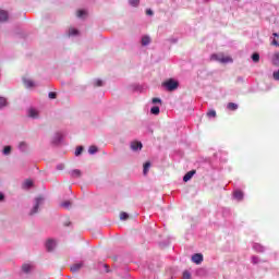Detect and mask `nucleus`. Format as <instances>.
Instances as JSON below:
<instances>
[{
	"mask_svg": "<svg viewBox=\"0 0 279 279\" xmlns=\"http://www.w3.org/2000/svg\"><path fill=\"white\" fill-rule=\"evenodd\" d=\"M45 202L44 197H36L33 201V207L29 210V216L33 217V215H38V211L40 210V206H43V203Z\"/></svg>",
	"mask_w": 279,
	"mask_h": 279,
	"instance_id": "obj_1",
	"label": "nucleus"
},
{
	"mask_svg": "<svg viewBox=\"0 0 279 279\" xmlns=\"http://www.w3.org/2000/svg\"><path fill=\"white\" fill-rule=\"evenodd\" d=\"M161 86L169 93H173V90H178L180 83L173 78H169L168 81L163 82Z\"/></svg>",
	"mask_w": 279,
	"mask_h": 279,
	"instance_id": "obj_2",
	"label": "nucleus"
},
{
	"mask_svg": "<svg viewBox=\"0 0 279 279\" xmlns=\"http://www.w3.org/2000/svg\"><path fill=\"white\" fill-rule=\"evenodd\" d=\"M210 60H213L214 62H221V64H228L233 62L232 58L223 57V54L217 53L211 54Z\"/></svg>",
	"mask_w": 279,
	"mask_h": 279,
	"instance_id": "obj_3",
	"label": "nucleus"
},
{
	"mask_svg": "<svg viewBox=\"0 0 279 279\" xmlns=\"http://www.w3.org/2000/svg\"><path fill=\"white\" fill-rule=\"evenodd\" d=\"M27 117L29 119H40V111L34 107H31L27 109Z\"/></svg>",
	"mask_w": 279,
	"mask_h": 279,
	"instance_id": "obj_4",
	"label": "nucleus"
},
{
	"mask_svg": "<svg viewBox=\"0 0 279 279\" xmlns=\"http://www.w3.org/2000/svg\"><path fill=\"white\" fill-rule=\"evenodd\" d=\"M63 138H64V135L62 134V132L54 133V135L52 136V145H60Z\"/></svg>",
	"mask_w": 279,
	"mask_h": 279,
	"instance_id": "obj_5",
	"label": "nucleus"
},
{
	"mask_svg": "<svg viewBox=\"0 0 279 279\" xmlns=\"http://www.w3.org/2000/svg\"><path fill=\"white\" fill-rule=\"evenodd\" d=\"M45 245H46L47 252H53L56 250V245H58V243L53 239H48L46 241Z\"/></svg>",
	"mask_w": 279,
	"mask_h": 279,
	"instance_id": "obj_6",
	"label": "nucleus"
},
{
	"mask_svg": "<svg viewBox=\"0 0 279 279\" xmlns=\"http://www.w3.org/2000/svg\"><path fill=\"white\" fill-rule=\"evenodd\" d=\"M204 262V255L202 253H195L192 255V263H195L196 265H202Z\"/></svg>",
	"mask_w": 279,
	"mask_h": 279,
	"instance_id": "obj_7",
	"label": "nucleus"
},
{
	"mask_svg": "<svg viewBox=\"0 0 279 279\" xmlns=\"http://www.w3.org/2000/svg\"><path fill=\"white\" fill-rule=\"evenodd\" d=\"M141 45L143 47H149V45H151V37L149 35H143L141 38Z\"/></svg>",
	"mask_w": 279,
	"mask_h": 279,
	"instance_id": "obj_8",
	"label": "nucleus"
},
{
	"mask_svg": "<svg viewBox=\"0 0 279 279\" xmlns=\"http://www.w3.org/2000/svg\"><path fill=\"white\" fill-rule=\"evenodd\" d=\"M132 151H141L143 149V143L141 142H132L131 143Z\"/></svg>",
	"mask_w": 279,
	"mask_h": 279,
	"instance_id": "obj_9",
	"label": "nucleus"
},
{
	"mask_svg": "<svg viewBox=\"0 0 279 279\" xmlns=\"http://www.w3.org/2000/svg\"><path fill=\"white\" fill-rule=\"evenodd\" d=\"M244 194L241 190L233 191V199H236L238 202H243Z\"/></svg>",
	"mask_w": 279,
	"mask_h": 279,
	"instance_id": "obj_10",
	"label": "nucleus"
},
{
	"mask_svg": "<svg viewBox=\"0 0 279 279\" xmlns=\"http://www.w3.org/2000/svg\"><path fill=\"white\" fill-rule=\"evenodd\" d=\"M82 267H84V263L80 262V263L73 264L70 269H71L72 274H77V271H80V269H82Z\"/></svg>",
	"mask_w": 279,
	"mask_h": 279,
	"instance_id": "obj_11",
	"label": "nucleus"
},
{
	"mask_svg": "<svg viewBox=\"0 0 279 279\" xmlns=\"http://www.w3.org/2000/svg\"><path fill=\"white\" fill-rule=\"evenodd\" d=\"M32 186H34V181H33V180H29V179L25 180V181L23 182V184H22V189H23L24 191H29V189H32Z\"/></svg>",
	"mask_w": 279,
	"mask_h": 279,
	"instance_id": "obj_12",
	"label": "nucleus"
},
{
	"mask_svg": "<svg viewBox=\"0 0 279 279\" xmlns=\"http://www.w3.org/2000/svg\"><path fill=\"white\" fill-rule=\"evenodd\" d=\"M253 250L258 254H263L266 248L260 243H253Z\"/></svg>",
	"mask_w": 279,
	"mask_h": 279,
	"instance_id": "obj_13",
	"label": "nucleus"
},
{
	"mask_svg": "<svg viewBox=\"0 0 279 279\" xmlns=\"http://www.w3.org/2000/svg\"><path fill=\"white\" fill-rule=\"evenodd\" d=\"M69 174L71 178H82V170L80 169L70 170Z\"/></svg>",
	"mask_w": 279,
	"mask_h": 279,
	"instance_id": "obj_14",
	"label": "nucleus"
},
{
	"mask_svg": "<svg viewBox=\"0 0 279 279\" xmlns=\"http://www.w3.org/2000/svg\"><path fill=\"white\" fill-rule=\"evenodd\" d=\"M271 63L274 64V66H279V51L272 54Z\"/></svg>",
	"mask_w": 279,
	"mask_h": 279,
	"instance_id": "obj_15",
	"label": "nucleus"
},
{
	"mask_svg": "<svg viewBox=\"0 0 279 279\" xmlns=\"http://www.w3.org/2000/svg\"><path fill=\"white\" fill-rule=\"evenodd\" d=\"M196 171L195 170H191L189 171L184 177H183V182H189L193 175H195Z\"/></svg>",
	"mask_w": 279,
	"mask_h": 279,
	"instance_id": "obj_16",
	"label": "nucleus"
},
{
	"mask_svg": "<svg viewBox=\"0 0 279 279\" xmlns=\"http://www.w3.org/2000/svg\"><path fill=\"white\" fill-rule=\"evenodd\" d=\"M9 15L7 11L0 10V23H5L8 21Z\"/></svg>",
	"mask_w": 279,
	"mask_h": 279,
	"instance_id": "obj_17",
	"label": "nucleus"
},
{
	"mask_svg": "<svg viewBox=\"0 0 279 279\" xmlns=\"http://www.w3.org/2000/svg\"><path fill=\"white\" fill-rule=\"evenodd\" d=\"M150 168H151V162L146 161V162L144 163L143 174H144V175H147V173H149V169H150Z\"/></svg>",
	"mask_w": 279,
	"mask_h": 279,
	"instance_id": "obj_18",
	"label": "nucleus"
},
{
	"mask_svg": "<svg viewBox=\"0 0 279 279\" xmlns=\"http://www.w3.org/2000/svg\"><path fill=\"white\" fill-rule=\"evenodd\" d=\"M22 271L23 274H29V271H32V265L29 264L22 265Z\"/></svg>",
	"mask_w": 279,
	"mask_h": 279,
	"instance_id": "obj_19",
	"label": "nucleus"
},
{
	"mask_svg": "<svg viewBox=\"0 0 279 279\" xmlns=\"http://www.w3.org/2000/svg\"><path fill=\"white\" fill-rule=\"evenodd\" d=\"M69 36H80V31L77 28H69Z\"/></svg>",
	"mask_w": 279,
	"mask_h": 279,
	"instance_id": "obj_20",
	"label": "nucleus"
},
{
	"mask_svg": "<svg viewBox=\"0 0 279 279\" xmlns=\"http://www.w3.org/2000/svg\"><path fill=\"white\" fill-rule=\"evenodd\" d=\"M150 114H155V116L160 114V107H158V106L151 107L150 108Z\"/></svg>",
	"mask_w": 279,
	"mask_h": 279,
	"instance_id": "obj_21",
	"label": "nucleus"
},
{
	"mask_svg": "<svg viewBox=\"0 0 279 279\" xmlns=\"http://www.w3.org/2000/svg\"><path fill=\"white\" fill-rule=\"evenodd\" d=\"M97 151H99V148H97V146L92 145L88 148V154H90V156H94V154H97Z\"/></svg>",
	"mask_w": 279,
	"mask_h": 279,
	"instance_id": "obj_22",
	"label": "nucleus"
},
{
	"mask_svg": "<svg viewBox=\"0 0 279 279\" xmlns=\"http://www.w3.org/2000/svg\"><path fill=\"white\" fill-rule=\"evenodd\" d=\"M2 154L3 156H10L12 154V146H4Z\"/></svg>",
	"mask_w": 279,
	"mask_h": 279,
	"instance_id": "obj_23",
	"label": "nucleus"
},
{
	"mask_svg": "<svg viewBox=\"0 0 279 279\" xmlns=\"http://www.w3.org/2000/svg\"><path fill=\"white\" fill-rule=\"evenodd\" d=\"M24 86H26V88H34V81L25 78Z\"/></svg>",
	"mask_w": 279,
	"mask_h": 279,
	"instance_id": "obj_24",
	"label": "nucleus"
},
{
	"mask_svg": "<svg viewBox=\"0 0 279 279\" xmlns=\"http://www.w3.org/2000/svg\"><path fill=\"white\" fill-rule=\"evenodd\" d=\"M227 108H228V110H232V111L239 110V105H236V104H234V102H229V104L227 105Z\"/></svg>",
	"mask_w": 279,
	"mask_h": 279,
	"instance_id": "obj_25",
	"label": "nucleus"
},
{
	"mask_svg": "<svg viewBox=\"0 0 279 279\" xmlns=\"http://www.w3.org/2000/svg\"><path fill=\"white\" fill-rule=\"evenodd\" d=\"M251 58L255 63L260 62V54L258 52H254Z\"/></svg>",
	"mask_w": 279,
	"mask_h": 279,
	"instance_id": "obj_26",
	"label": "nucleus"
},
{
	"mask_svg": "<svg viewBox=\"0 0 279 279\" xmlns=\"http://www.w3.org/2000/svg\"><path fill=\"white\" fill-rule=\"evenodd\" d=\"M251 260H252V264H253V265H258V263H263V260L260 259V257H259V256H256V255H253Z\"/></svg>",
	"mask_w": 279,
	"mask_h": 279,
	"instance_id": "obj_27",
	"label": "nucleus"
},
{
	"mask_svg": "<svg viewBox=\"0 0 279 279\" xmlns=\"http://www.w3.org/2000/svg\"><path fill=\"white\" fill-rule=\"evenodd\" d=\"M19 149H20V151H27V143L21 142L19 144Z\"/></svg>",
	"mask_w": 279,
	"mask_h": 279,
	"instance_id": "obj_28",
	"label": "nucleus"
},
{
	"mask_svg": "<svg viewBox=\"0 0 279 279\" xmlns=\"http://www.w3.org/2000/svg\"><path fill=\"white\" fill-rule=\"evenodd\" d=\"M8 106V100L4 97H0V110Z\"/></svg>",
	"mask_w": 279,
	"mask_h": 279,
	"instance_id": "obj_29",
	"label": "nucleus"
},
{
	"mask_svg": "<svg viewBox=\"0 0 279 279\" xmlns=\"http://www.w3.org/2000/svg\"><path fill=\"white\" fill-rule=\"evenodd\" d=\"M84 151V146H78L76 147L75 149V156L78 157V156H82V153Z\"/></svg>",
	"mask_w": 279,
	"mask_h": 279,
	"instance_id": "obj_30",
	"label": "nucleus"
},
{
	"mask_svg": "<svg viewBox=\"0 0 279 279\" xmlns=\"http://www.w3.org/2000/svg\"><path fill=\"white\" fill-rule=\"evenodd\" d=\"M129 218H130V215H129L128 213L122 211V213L120 214V219H121V221H126V219H129Z\"/></svg>",
	"mask_w": 279,
	"mask_h": 279,
	"instance_id": "obj_31",
	"label": "nucleus"
},
{
	"mask_svg": "<svg viewBox=\"0 0 279 279\" xmlns=\"http://www.w3.org/2000/svg\"><path fill=\"white\" fill-rule=\"evenodd\" d=\"M207 117H208L209 119H215V117H217V111H215V110H209V111L207 112Z\"/></svg>",
	"mask_w": 279,
	"mask_h": 279,
	"instance_id": "obj_32",
	"label": "nucleus"
},
{
	"mask_svg": "<svg viewBox=\"0 0 279 279\" xmlns=\"http://www.w3.org/2000/svg\"><path fill=\"white\" fill-rule=\"evenodd\" d=\"M129 3L133 8H137L138 3H141V0H129Z\"/></svg>",
	"mask_w": 279,
	"mask_h": 279,
	"instance_id": "obj_33",
	"label": "nucleus"
},
{
	"mask_svg": "<svg viewBox=\"0 0 279 279\" xmlns=\"http://www.w3.org/2000/svg\"><path fill=\"white\" fill-rule=\"evenodd\" d=\"M84 16H86V11H84V10H78V11H77V17H78V19H84Z\"/></svg>",
	"mask_w": 279,
	"mask_h": 279,
	"instance_id": "obj_34",
	"label": "nucleus"
},
{
	"mask_svg": "<svg viewBox=\"0 0 279 279\" xmlns=\"http://www.w3.org/2000/svg\"><path fill=\"white\" fill-rule=\"evenodd\" d=\"M272 78L275 82H279V70L272 72Z\"/></svg>",
	"mask_w": 279,
	"mask_h": 279,
	"instance_id": "obj_35",
	"label": "nucleus"
},
{
	"mask_svg": "<svg viewBox=\"0 0 279 279\" xmlns=\"http://www.w3.org/2000/svg\"><path fill=\"white\" fill-rule=\"evenodd\" d=\"M60 206H61V208H70L71 203H70V201H65V202L61 203Z\"/></svg>",
	"mask_w": 279,
	"mask_h": 279,
	"instance_id": "obj_36",
	"label": "nucleus"
},
{
	"mask_svg": "<svg viewBox=\"0 0 279 279\" xmlns=\"http://www.w3.org/2000/svg\"><path fill=\"white\" fill-rule=\"evenodd\" d=\"M94 86H104V81L99 78L94 80Z\"/></svg>",
	"mask_w": 279,
	"mask_h": 279,
	"instance_id": "obj_37",
	"label": "nucleus"
},
{
	"mask_svg": "<svg viewBox=\"0 0 279 279\" xmlns=\"http://www.w3.org/2000/svg\"><path fill=\"white\" fill-rule=\"evenodd\" d=\"M100 267L105 269L106 274H110V266H108L107 264H100Z\"/></svg>",
	"mask_w": 279,
	"mask_h": 279,
	"instance_id": "obj_38",
	"label": "nucleus"
},
{
	"mask_svg": "<svg viewBox=\"0 0 279 279\" xmlns=\"http://www.w3.org/2000/svg\"><path fill=\"white\" fill-rule=\"evenodd\" d=\"M48 97H49V99H56V97H58V94L56 92H50L48 94Z\"/></svg>",
	"mask_w": 279,
	"mask_h": 279,
	"instance_id": "obj_39",
	"label": "nucleus"
},
{
	"mask_svg": "<svg viewBox=\"0 0 279 279\" xmlns=\"http://www.w3.org/2000/svg\"><path fill=\"white\" fill-rule=\"evenodd\" d=\"M182 279H191V272L189 270H185L183 272V278Z\"/></svg>",
	"mask_w": 279,
	"mask_h": 279,
	"instance_id": "obj_40",
	"label": "nucleus"
},
{
	"mask_svg": "<svg viewBox=\"0 0 279 279\" xmlns=\"http://www.w3.org/2000/svg\"><path fill=\"white\" fill-rule=\"evenodd\" d=\"M151 102L153 104H162V99H160V98H153Z\"/></svg>",
	"mask_w": 279,
	"mask_h": 279,
	"instance_id": "obj_41",
	"label": "nucleus"
},
{
	"mask_svg": "<svg viewBox=\"0 0 279 279\" xmlns=\"http://www.w3.org/2000/svg\"><path fill=\"white\" fill-rule=\"evenodd\" d=\"M63 169H64V163L57 165V171H63Z\"/></svg>",
	"mask_w": 279,
	"mask_h": 279,
	"instance_id": "obj_42",
	"label": "nucleus"
},
{
	"mask_svg": "<svg viewBox=\"0 0 279 279\" xmlns=\"http://www.w3.org/2000/svg\"><path fill=\"white\" fill-rule=\"evenodd\" d=\"M146 14H147L148 16H154V11H153L151 9H147V10H146Z\"/></svg>",
	"mask_w": 279,
	"mask_h": 279,
	"instance_id": "obj_43",
	"label": "nucleus"
},
{
	"mask_svg": "<svg viewBox=\"0 0 279 279\" xmlns=\"http://www.w3.org/2000/svg\"><path fill=\"white\" fill-rule=\"evenodd\" d=\"M3 199H5V195L0 192V202H3Z\"/></svg>",
	"mask_w": 279,
	"mask_h": 279,
	"instance_id": "obj_44",
	"label": "nucleus"
},
{
	"mask_svg": "<svg viewBox=\"0 0 279 279\" xmlns=\"http://www.w3.org/2000/svg\"><path fill=\"white\" fill-rule=\"evenodd\" d=\"M272 45H275V47H279L278 40L274 39Z\"/></svg>",
	"mask_w": 279,
	"mask_h": 279,
	"instance_id": "obj_45",
	"label": "nucleus"
},
{
	"mask_svg": "<svg viewBox=\"0 0 279 279\" xmlns=\"http://www.w3.org/2000/svg\"><path fill=\"white\" fill-rule=\"evenodd\" d=\"M65 228H69L71 226V221L64 222Z\"/></svg>",
	"mask_w": 279,
	"mask_h": 279,
	"instance_id": "obj_46",
	"label": "nucleus"
},
{
	"mask_svg": "<svg viewBox=\"0 0 279 279\" xmlns=\"http://www.w3.org/2000/svg\"><path fill=\"white\" fill-rule=\"evenodd\" d=\"M272 36H274L275 38H278L279 34H278V33H274Z\"/></svg>",
	"mask_w": 279,
	"mask_h": 279,
	"instance_id": "obj_47",
	"label": "nucleus"
},
{
	"mask_svg": "<svg viewBox=\"0 0 279 279\" xmlns=\"http://www.w3.org/2000/svg\"><path fill=\"white\" fill-rule=\"evenodd\" d=\"M238 81H239V82H243V77H241V76L238 77Z\"/></svg>",
	"mask_w": 279,
	"mask_h": 279,
	"instance_id": "obj_48",
	"label": "nucleus"
}]
</instances>
